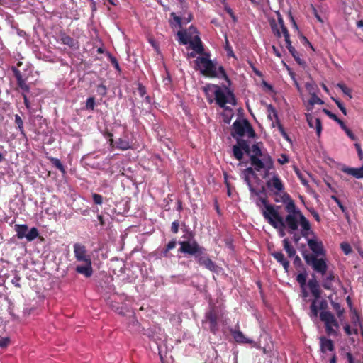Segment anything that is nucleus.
Instances as JSON below:
<instances>
[{"instance_id": "9", "label": "nucleus", "mask_w": 363, "mask_h": 363, "mask_svg": "<svg viewBox=\"0 0 363 363\" xmlns=\"http://www.w3.org/2000/svg\"><path fill=\"white\" fill-rule=\"evenodd\" d=\"M308 286L315 298L310 306V316L311 318H316L318 317L317 303L318 299L320 297V289L318 281L315 278L311 279L308 281Z\"/></svg>"}, {"instance_id": "13", "label": "nucleus", "mask_w": 363, "mask_h": 363, "mask_svg": "<svg viewBox=\"0 0 363 363\" xmlns=\"http://www.w3.org/2000/svg\"><path fill=\"white\" fill-rule=\"evenodd\" d=\"M74 255L76 260L79 262L91 261V256L88 254L86 247L81 243H75L73 245Z\"/></svg>"}, {"instance_id": "27", "label": "nucleus", "mask_w": 363, "mask_h": 363, "mask_svg": "<svg viewBox=\"0 0 363 363\" xmlns=\"http://www.w3.org/2000/svg\"><path fill=\"white\" fill-rule=\"evenodd\" d=\"M15 231L16 232V235L18 239H22L26 238V232L28 230V226L26 225H18L16 224L14 226Z\"/></svg>"}, {"instance_id": "40", "label": "nucleus", "mask_w": 363, "mask_h": 363, "mask_svg": "<svg viewBox=\"0 0 363 363\" xmlns=\"http://www.w3.org/2000/svg\"><path fill=\"white\" fill-rule=\"evenodd\" d=\"M274 168V162H273V160H272V166L269 168L266 167H262V169H264V174L263 175V178L265 179L266 180L268 179H271L270 176L273 175V174L274 172H271V169H272Z\"/></svg>"}, {"instance_id": "1", "label": "nucleus", "mask_w": 363, "mask_h": 363, "mask_svg": "<svg viewBox=\"0 0 363 363\" xmlns=\"http://www.w3.org/2000/svg\"><path fill=\"white\" fill-rule=\"evenodd\" d=\"M203 89L208 96L210 94H213L216 104L226 111H232L226 106L227 104L233 106L236 104V99L233 93L226 86L221 88L218 85L208 84Z\"/></svg>"}, {"instance_id": "58", "label": "nucleus", "mask_w": 363, "mask_h": 363, "mask_svg": "<svg viewBox=\"0 0 363 363\" xmlns=\"http://www.w3.org/2000/svg\"><path fill=\"white\" fill-rule=\"evenodd\" d=\"M10 342V340L9 337H0V347H6Z\"/></svg>"}, {"instance_id": "50", "label": "nucleus", "mask_w": 363, "mask_h": 363, "mask_svg": "<svg viewBox=\"0 0 363 363\" xmlns=\"http://www.w3.org/2000/svg\"><path fill=\"white\" fill-rule=\"evenodd\" d=\"M95 106V100L94 97H89L86 102V107L87 109L93 110Z\"/></svg>"}, {"instance_id": "5", "label": "nucleus", "mask_w": 363, "mask_h": 363, "mask_svg": "<svg viewBox=\"0 0 363 363\" xmlns=\"http://www.w3.org/2000/svg\"><path fill=\"white\" fill-rule=\"evenodd\" d=\"M302 256L306 263L311 267V268L317 273L320 274L323 277L326 274L328 271V264L326 259L323 257L318 258L314 255L308 253L306 252H302Z\"/></svg>"}, {"instance_id": "63", "label": "nucleus", "mask_w": 363, "mask_h": 363, "mask_svg": "<svg viewBox=\"0 0 363 363\" xmlns=\"http://www.w3.org/2000/svg\"><path fill=\"white\" fill-rule=\"evenodd\" d=\"M296 173L297 176L298 177V178L300 179V180L301 181L302 184L303 185L306 186L308 184V182L306 181V179H305L303 178V177L302 174L300 172V171L296 169Z\"/></svg>"}, {"instance_id": "44", "label": "nucleus", "mask_w": 363, "mask_h": 363, "mask_svg": "<svg viewBox=\"0 0 363 363\" xmlns=\"http://www.w3.org/2000/svg\"><path fill=\"white\" fill-rule=\"evenodd\" d=\"M151 338L156 342L158 347H160V342L165 340V335L163 333H160L158 335H152Z\"/></svg>"}, {"instance_id": "36", "label": "nucleus", "mask_w": 363, "mask_h": 363, "mask_svg": "<svg viewBox=\"0 0 363 363\" xmlns=\"http://www.w3.org/2000/svg\"><path fill=\"white\" fill-rule=\"evenodd\" d=\"M197 263L202 266L203 262H206V259L208 258V256L205 253V251L203 252H199L194 256Z\"/></svg>"}, {"instance_id": "2", "label": "nucleus", "mask_w": 363, "mask_h": 363, "mask_svg": "<svg viewBox=\"0 0 363 363\" xmlns=\"http://www.w3.org/2000/svg\"><path fill=\"white\" fill-rule=\"evenodd\" d=\"M195 63L198 69L203 75L209 77L225 79L228 83L230 82L223 67L220 66L217 69L216 65L210 60L208 54H205L201 57H198Z\"/></svg>"}, {"instance_id": "64", "label": "nucleus", "mask_w": 363, "mask_h": 363, "mask_svg": "<svg viewBox=\"0 0 363 363\" xmlns=\"http://www.w3.org/2000/svg\"><path fill=\"white\" fill-rule=\"evenodd\" d=\"M19 281H20V277L19 276H16L12 280H11V283L16 287H21V285L19 284Z\"/></svg>"}, {"instance_id": "14", "label": "nucleus", "mask_w": 363, "mask_h": 363, "mask_svg": "<svg viewBox=\"0 0 363 363\" xmlns=\"http://www.w3.org/2000/svg\"><path fill=\"white\" fill-rule=\"evenodd\" d=\"M306 240L310 250L313 252V253H311L312 255H314L316 257L325 255L322 241L319 240L317 238H308L307 237Z\"/></svg>"}, {"instance_id": "3", "label": "nucleus", "mask_w": 363, "mask_h": 363, "mask_svg": "<svg viewBox=\"0 0 363 363\" xmlns=\"http://www.w3.org/2000/svg\"><path fill=\"white\" fill-rule=\"evenodd\" d=\"M285 225L289 228V233H293L298 230V224L301 227V235L303 238H306L308 235V232L311 230V225L306 217L302 214H288L284 220Z\"/></svg>"}, {"instance_id": "16", "label": "nucleus", "mask_w": 363, "mask_h": 363, "mask_svg": "<svg viewBox=\"0 0 363 363\" xmlns=\"http://www.w3.org/2000/svg\"><path fill=\"white\" fill-rule=\"evenodd\" d=\"M340 170L346 174L352 176L356 179L363 178V165L358 168H354L343 164L340 167Z\"/></svg>"}, {"instance_id": "53", "label": "nucleus", "mask_w": 363, "mask_h": 363, "mask_svg": "<svg viewBox=\"0 0 363 363\" xmlns=\"http://www.w3.org/2000/svg\"><path fill=\"white\" fill-rule=\"evenodd\" d=\"M92 198H93V201H94V203H96V204L101 205L103 202V197L100 194H94L92 195Z\"/></svg>"}, {"instance_id": "25", "label": "nucleus", "mask_w": 363, "mask_h": 363, "mask_svg": "<svg viewBox=\"0 0 363 363\" xmlns=\"http://www.w3.org/2000/svg\"><path fill=\"white\" fill-rule=\"evenodd\" d=\"M269 110H272V113H273V116H274L275 118V121H276V123H277V125L281 133V134L286 138V139H289V137L286 134V133L285 132L283 126L281 125V124L280 123L279 121V118H278V116H277V113L276 111V110L274 109V108L272 106V105H269Z\"/></svg>"}, {"instance_id": "20", "label": "nucleus", "mask_w": 363, "mask_h": 363, "mask_svg": "<svg viewBox=\"0 0 363 363\" xmlns=\"http://www.w3.org/2000/svg\"><path fill=\"white\" fill-rule=\"evenodd\" d=\"M320 350L323 353L326 352L327 351H333L334 350V345L333 341L330 339L325 338L324 337H320Z\"/></svg>"}, {"instance_id": "7", "label": "nucleus", "mask_w": 363, "mask_h": 363, "mask_svg": "<svg viewBox=\"0 0 363 363\" xmlns=\"http://www.w3.org/2000/svg\"><path fill=\"white\" fill-rule=\"evenodd\" d=\"M262 213L265 220L274 228H281L284 226V219L273 205L262 208Z\"/></svg>"}, {"instance_id": "8", "label": "nucleus", "mask_w": 363, "mask_h": 363, "mask_svg": "<svg viewBox=\"0 0 363 363\" xmlns=\"http://www.w3.org/2000/svg\"><path fill=\"white\" fill-rule=\"evenodd\" d=\"M231 135L233 138L245 135L252 138L255 136V132L247 120H236L233 124Z\"/></svg>"}, {"instance_id": "12", "label": "nucleus", "mask_w": 363, "mask_h": 363, "mask_svg": "<svg viewBox=\"0 0 363 363\" xmlns=\"http://www.w3.org/2000/svg\"><path fill=\"white\" fill-rule=\"evenodd\" d=\"M218 312L215 307L211 308L205 314V320L203 322L209 323V329L213 333H216L218 330Z\"/></svg>"}, {"instance_id": "24", "label": "nucleus", "mask_w": 363, "mask_h": 363, "mask_svg": "<svg viewBox=\"0 0 363 363\" xmlns=\"http://www.w3.org/2000/svg\"><path fill=\"white\" fill-rule=\"evenodd\" d=\"M283 247L289 257H293L296 255V251L295 248L291 245L288 238L283 240Z\"/></svg>"}, {"instance_id": "49", "label": "nucleus", "mask_w": 363, "mask_h": 363, "mask_svg": "<svg viewBox=\"0 0 363 363\" xmlns=\"http://www.w3.org/2000/svg\"><path fill=\"white\" fill-rule=\"evenodd\" d=\"M328 308V303L325 300H320L319 301V298L318 299V303H317V308L318 310L320 309V310H322L323 311H326L325 310L327 309Z\"/></svg>"}, {"instance_id": "42", "label": "nucleus", "mask_w": 363, "mask_h": 363, "mask_svg": "<svg viewBox=\"0 0 363 363\" xmlns=\"http://www.w3.org/2000/svg\"><path fill=\"white\" fill-rule=\"evenodd\" d=\"M296 281L300 284L301 288L306 286V274L304 273H300L296 277Z\"/></svg>"}, {"instance_id": "18", "label": "nucleus", "mask_w": 363, "mask_h": 363, "mask_svg": "<svg viewBox=\"0 0 363 363\" xmlns=\"http://www.w3.org/2000/svg\"><path fill=\"white\" fill-rule=\"evenodd\" d=\"M306 120L310 128H315L318 136H320L322 131L321 121L319 118L313 116L311 114H306Z\"/></svg>"}, {"instance_id": "23", "label": "nucleus", "mask_w": 363, "mask_h": 363, "mask_svg": "<svg viewBox=\"0 0 363 363\" xmlns=\"http://www.w3.org/2000/svg\"><path fill=\"white\" fill-rule=\"evenodd\" d=\"M60 41L62 44L68 45L70 48H77V42L65 33L60 35Z\"/></svg>"}, {"instance_id": "45", "label": "nucleus", "mask_w": 363, "mask_h": 363, "mask_svg": "<svg viewBox=\"0 0 363 363\" xmlns=\"http://www.w3.org/2000/svg\"><path fill=\"white\" fill-rule=\"evenodd\" d=\"M15 123H16L18 128L21 133H23V122L21 118L18 115H15Z\"/></svg>"}, {"instance_id": "47", "label": "nucleus", "mask_w": 363, "mask_h": 363, "mask_svg": "<svg viewBox=\"0 0 363 363\" xmlns=\"http://www.w3.org/2000/svg\"><path fill=\"white\" fill-rule=\"evenodd\" d=\"M282 33L284 37L285 42L286 43V48H288V50H290V46H292V45H291V42L290 40L289 34L287 28H284Z\"/></svg>"}, {"instance_id": "21", "label": "nucleus", "mask_w": 363, "mask_h": 363, "mask_svg": "<svg viewBox=\"0 0 363 363\" xmlns=\"http://www.w3.org/2000/svg\"><path fill=\"white\" fill-rule=\"evenodd\" d=\"M230 333L235 339V340L238 343H252L253 340L246 337L245 335L240 330H230Z\"/></svg>"}, {"instance_id": "51", "label": "nucleus", "mask_w": 363, "mask_h": 363, "mask_svg": "<svg viewBox=\"0 0 363 363\" xmlns=\"http://www.w3.org/2000/svg\"><path fill=\"white\" fill-rule=\"evenodd\" d=\"M52 162L55 167H56L59 170L62 172H65L64 167L59 159L53 158L52 159Z\"/></svg>"}, {"instance_id": "29", "label": "nucleus", "mask_w": 363, "mask_h": 363, "mask_svg": "<svg viewBox=\"0 0 363 363\" xmlns=\"http://www.w3.org/2000/svg\"><path fill=\"white\" fill-rule=\"evenodd\" d=\"M323 103H324L323 101L317 96V93L313 94L311 95V99H309V101L308 102V110L311 111L313 106L315 104H323Z\"/></svg>"}, {"instance_id": "39", "label": "nucleus", "mask_w": 363, "mask_h": 363, "mask_svg": "<svg viewBox=\"0 0 363 363\" xmlns=\"http://www.w3.org/2000/svg\"><path fill=\"white\" fill-rule=\"evenodd\" d=\"M202 266L211 272H215L216 270V264L209 257L206 259V262H203Z\"/></svg>"}, {"instance_id": "37", "label": "nucleus", "mask_w": 363, "mask_h": 363, "mask_svg": "<svg viewBox=\"0 0 363 363\" xmlns=\"http://www.w3.org/2000/svg\"><path fill=\"white\" fill-rule=\"evenodd\" d=\"M233 156L238 160H241L243 157V152L241 148L237 145L233 147Z\"/></svg>"}, {"instance_id": "31", "label": "nucleus", "mask_w": 363, "mask_h": 363, "mask_svg": "<svg viewBox=\"0 0 363 363\" xmlns=\"http://www.w3.org/2000/svg\"><path fill=\"white\" fill-rule=\"evenodd\" d=\"M306 89L309 92L310 95L317 93L318 89V86L313 81L307 82L305 84Z\"/></svg>"}, {"instance_id": "60", "label": "nucleus", "mask_w": 363, "mask_h": 363, "mask_svg": "<svg viewBox=\"0 0 363 363\" xmlns=\"http://www.w3.org/2000/svg\"><path fill=\"white\" fill-rule=\"evenodd\" d=\"M171 230L174 233H178V230H179V222L178 221L176 220L172 223Z\"/></svg>"}, {"instance_id": "55", "label": "nucleus", "mask_w": 363, "mask_h": 363, "mask_svg": "<svg viewBox=\"0 0 363 363\" xmlns=\"http://www.w3.org/2000/svg\"><path fill=\"white\" fill-rule=\"evenodd\" d=\"M341 249L345 255L350 254L352 250L350 245L347 242H343L341 244Z\"/></svg>"}, {"instance_id": "28", "label": "nucleus", "mask_w": 363, "mask_h": 363, "mask_svg": "<svg viewBox=\"0 0 363 363\" xmlns=\"http://www.w3.org/2000/svg\"><path fill=\"white\" fill-rule=\"evenodd\" d=\"M177 36H178L179 43L182 45H186L191 42L190 41L191 36L187 33L186 30L179 31L177 33Z\"/></svg>"}, {"instance_id": "6", "label": "nucleus", "mask_w": 363, "mask_h": 363, "mask_svg": "<svg viewBox=\"0 0 363 363\" xmlns=\"http://www.w3.org/2000/svg\"><path fill=\"white\" fill-rule=\"evenodd\" d=\"M179 245H180L179 252L189 255L195 256L199 252L201 253L206 250L198 244L191 233L189 234L187 240L179 241Z\"/></svg>"}, {"instance_id": "62", "label": "nucleus", "mask_w": 363, "mask_h": 363, "mask_svg": "<svg viewBox=\"0 0 363 363\" xmlns=\"http://www.w3.org/2000/svg\"><path fill=\"white\" fill-rule=\"evenodd\" d=\"M278 162L281 164H284L289 162V158L286 155H281V157L278 159Z\"/></svg>"}, {"instance_id": "32", "label": "nucleus", "mask_w": 363, "mask_h": 363, "mask_svg": "<svg viewBox=\"0 0 363 363\" xmlns=\"http://www.w3.org/2000/svg\"><path fill=\"white\" fill-rule=\"evenodd\" d=\"M237 143V146L240 147L242 151H245L247 154L250 153V147L247 141L238 138Z\"/></svg>"}, {"instance_id": "35", "label": "nucleus", "mask_w": 363, "mask_h": 363, "mask_svg": "<svg viewBox=\"0 0 363 363\" xmlns=\"http://www.w3.org/2000/svg\"><path fill=\"white\" fill-rule=\"evenodd\" d=\"M286 210L289 213V214H296V213H301L298 209L296 208L294 203L292 201H290L286 205Z\"/></svg>"}, {"instance_id": "11", "label": "nucleus", "mask_w": 363, "mask_h": 363, "mask_svg": "<svg viewBox=\"0 0 363 363\" xmlns=\"http://www.w3.org/2000/svg\"><path fill=\"white\" fill-rule=\"evenodd\" d=\"M320 320L325 325V330L328 335H336V329L339 325L333 314L330 311H322L320 313Z\"/></svg>"}, {"instance_id": "33", "label": "nucleus", "mask_w": 363, "mask_h": 363, "mask_svg": "<svg viewBox=\"0 0 363 363\" xmlns=\"http://www.w3.org/2000/svg\"><path fill=\"white\" fill-rule=\"evenodd\" d=\"M39 235L38 230L36 228H32L28 233H26V238L28 241H32L37 238Z\"/></svg>"}, {"instance_id": "56", "label": "nucleus", "mask_w": 363, "mask_h": 363, "mask_svg": "<svg viewBox=\"0 0 363 363\" xmlns=\"http://www.w3.org/2000/svg\"><path fill=\"white\" fill-rule=\"evenodd\" d=\"M333 100L335 102V104H337V106H338V108L340 109V111H342V113L344 114V115H347V111H346V108H345L344 105L342 104V103H341L339 100L337 99H335L334 98H332Z\"/></svg>"}, {"instance_id": "38", "label": "nucleus", "mask_w": 363, "mask_h": 363, "mask_svg": "<svg viewBox=\"0 0 363 363\" xmlns=\"http://www.w3.org/2000/svg\"><path fill=\"white\" fill-rule=\"evenodd\" d=\"M255 203L257 206L259 207L261 209L266 208L267 206L270 205L267 203V199L262 197L261 195L257 197V199L255 201Z\"/></svg>"}, {"instance_id": "15", "label": "nucleus", "mask_w": 363, "mask_h": 363, "mask_svg": "<svg viewBox=\"0 0 363 363\" xmlns=\"http://www.w3.org/2000/svg\"><path fill=\"white\" fill-rule=\"evenodd\" d=\"M11 69L16 79L17 84L22 91V94L28 93L30 91V86L26 84V79L23 78L21 72L15 67H13Z\"/></svg>"}, {"instance_id": "48", "label": "nucleus", "mask_w": 363, "mask_h": 363, "mask_svg": "<svg viewBox=\"0 0 363 363\" xmlns=\"http://www.w3.org/2000/svg\"><path fill=\"white\" fill-rule=\"evenodd\" d=\"M337 86L340 88L346 96H348L350 98L352 97L350 95L351 90L345 84L339 83L337 84Z\"/></svg>"}, {"instance_id": "54", "label": "nucleus", "mask_w": 363, "mask_h": 363, "mask_svg": "<svg viewBox=\"0 0 363 363\" xmlns=\"http://www.w3.org/2000/svg\"><path fill=\"white\" fill-rule=\"evenodd\" d=\"M255 167H247L245 169L243 170L242 172V174H246V175H252L253 177H256V174H255Z\"/></svg>"}, {"instance_id": "34", "label": "nucleus", "mask_w": 363, "mask_h": 363, "mask_svg": "<svg viewBox=\"0 0 363 363\" xmlns=\"http://www.w3.org/2000/svg\"><path fill=\"white\" fill-rule=\"evenodd\" d=\"M289 52L291 54V55L294 57L295 60L298 62L300 65H304L305 62L302 60L300 57L298 52L296 50V49L293 46H290V50H289Z\"/></svg>"}, {"instance_id": "4", "label": "nucleus", "mask_w": 363, "mask_h": 363, "mask_svg": "<svg viewBox=\"0 0 363 363\" xmlns=\"http://www.w3.org/2000/svg\"><path fill=\"white\" fill-rule=\"evenodd\" d=\"M250 162L255 167L256 172H260L262 167L267 168L272 166V158L267 154H263L258 144H254L250 147Z\"/></svg>"}, {"instance_id": "41", "label": "nucleus", "mask_w": 363, "mask_h": 363, "mask_svg": "<svg viewBox=\"0 0 363 363\" xmlns=\"http://www.w3.org/2000/svg\"><path fill=\"white\" fill-rule=\"evenodd\" d=\"M271 27L273 33L278 37L280 38L281 36L282 31L280 30V27L279 25L276 24L274 21L271 22Z\"/></svg>"}, {"instance_id": "52", "label": "nucleus", "mask_w": 363, "mask_h": 363, "mask_svg": "<svg viewBox=\"0 0 363 363\" xmlns=\"http://www.w3.org/2000/svg\"><path fill=\"white\" fill-rule=\"evenodd\" d=\"M331 304L333 308L336 311L337 315L340 317L343 313V309L341 308L340 304L333 301L331 302Z\"/></svg>"}, {"instance_id": "19", "label": "nucleus", "mask_w": 363, "mask_h": 363, "mask_svg": "<svg viewBox=\"0 0 363 363\" xmlns=\"http://www.w3.org/2000/svg\"><path fill=\"white\" fill-rule=\"evenodd\" d=\"M272 255L278 262H279L283 266L286 272L289 271V262L285 258L282 252H274L272 253Z\"/></svg>"}, {"instance_id": "30", "label": "nucleus", "mask_w": 363, "mask_h": 363, "mask_svg": "<svg viewBox=\"0 0 363 363\" xmlns=\"http://www.w3.org/2000/svg\"><path fill=\"white\" fill-rule=\"evenodd\" d=\"M116 147L122 150H127L130 148V143L128 140L119 138L116 142Z\"/></svg>"}, {"instance_id": "61", "label": "nucleus", "mask_w": 363, "mask_h": 363, "mask_svg": "<svg viewBox=\"0 0 363 363\" xmlns=\"http://www.w3.org/2000/svg\"><path fill=\"white\" fill-rule=\"evenodd\" d=\"M177 245L176 240H173L168 242V244L166 245L165 248L167 249V250L170 251L171 250H173L175 248Z\"/></svg>"}, {"instance_id": "57", "label": "nucleus", "mask_w": 363, "mask_h": 363, "mask_svg": "<svg viewBox=\"0 0 363 363\" xmlns=\"http://www.w3.org/2000/svg\"><path fill=\"white\" fill-rule=\"evenodd\" d=\"M277 14L278 16V25L279 26L281 31L283 32L284 31V28H286V26H284V20L280 14V13L279 11L277 12Z\"/></svg>"}, {"instance_id": "10", "label": "nucleus", "mask_w": 363, "mask_h": 363, "mask_svg": "<svg viewBox=\"0 0 363 363\" xmlns=\"http://www.w3.org/2000/svg\"><path fill=\"white\" fill-rule=\"evenodd\" d=\"M266 186L270 194L274 196L286 195L284 185L277 173H274L271 179H267Z\"/></svg>"}, {"instance_id": "43", "label": "nucleus", "mask_w": 363, "mask_h": 363, "mask_svg": "<svg viewBox=\"0 0 363 363\" xmlns=\"http://www.w3.org/2000/svg\"><path fill=\"white\" fill-rule=\"evenodd\" d=\"M247 186H248L249 190L250 191L251 197H252L254 196H257L258 197V196H259L261 195L262 193L264 192V191H265L264 187H262V190L257 191V190H256L253 187L252 184H250V185H249Z\"/></svg>"}, {"instance_id": "22", "label": "nucleus", "mask_w": 363, "mask_h": 363, "mask_svg": "<svg viewBox=\"0 0 363 363\" xmlns=\"http://www.w3.org/2000/svg\"><path fill=\"white\" fill-rule=\"evenodd\" d=\"M325 277L323 280V286L325 289H331L333 286V281L335 279V275L334 273L332 271L326 272V274L324 275Z\"/></svg>"}, {"instance_id": "46", "label": "nucleus", "mask_w": 363, "mask_h": 363, "mask_svg": "<svg viewBox=\"0 0 363 363\" xmlns=\"http://www.w3.org/2000/svg\"><path fill=\"white\" fill-rule=\"evenodd\" d=\"M96 92L99 95L104 96L107 93V88L105 85L101 84L96 87Z\"/></svg>"}, {"instance_id": "26", "label": "nucleus", "mask_w": 363, "mask_h": 363, "mask_svg": "<svg viewBox=\"0 0 363 363\" xmlns=\"http://www.w3.org/2000/svg\"><path fill=\"white\" fill-rule=\"evenodd\" d=\"M190 46L192 48L194 51L198 54H201L203 52V48L202 46L200 38L198 36H196V39L194 41H191L189 43Z\"/></svg>"}, {"instance_id": "17", "label": "nucleus", "mask_w": 363, "mask_h": 363, "mask_svg": "<svg viewBox=\"0 0 363 363\" xmlns=\"http://www.w3.org/2000/svg\"><path fill=\"white\" fill-rule=\"evenodd\" d=\"M83 264L77 265L75 270L77 273L84 275L85 277H90L93 274L91 261L82 262Z\"/></svg>"}, {"instance_id": "59", "label": "nucleus", "mask_w": 363, "mask_h": 363, "mask_svg": "<svg viewBox=\"0 0 363 363\" xmlns=\"http://www.w3.org/2000/svg\"><path fill=\"white\" fill-rule=\"evenodd\" d=\"M323 112L329 116L331 119L334 120L335 121H337L339 118L337 117V116L333 113H331L328 109L324 108Z\"/></svg>"}]
</instances>
